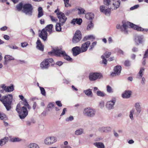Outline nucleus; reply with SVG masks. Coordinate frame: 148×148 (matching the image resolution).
Returning a JSON list of instances; mask_svg holds the SVG:
<instances>
[{
    "label": "nucleus",
    "mask_w": 148,
    "mask_h": 148,
    "mask_svg": "<svg viewBox=\"0 0 148 148\" xmlns=\"http://www.w3.org/2000/svg\"><path fill=\"white\" fill-rule=\"evenodd\" d=\"M123 28L119 24H117L116 25V28L118 29H121V31L125 33H127L128 31V28L130 26L134 29L138 31H143V32H148V29L143 28L134 25L129 22H126L123 23Z\"/></svg>",
    "instance_id": "obj_1"
},
{
    "label": "nucleus",
    "mask_w": 148,
    "mask_h": 148,
    "mask_svg": "<svg viewBox=\"0 0 148 148\" xmlns=\"http://www.w3.org/2000/svg\"><path fill=\"white\" fill-rule=\"evenodd\" d=\"M23 104L24 106L21 108L20 104H18L16 108V110L19 113V116L21 119H24L27 116L28 114V110H29L31 108L27 101L23 102Z\"/></svg>",
    "instance_id": "obj_2"
},
{
    "label": "nucleus",
    "mask_w": 148,
    "mask_h": 148,
    "mask_svg": "<svg viewBox=\"0 0 148 148\" xmlns=\"http://www.w3.org/2000/svg\"><path fill=\"white\" fill-rule=\"evenodd\" d=\"M48 54L51 56L55 55L58 56L62 57L64 59L69 61H72V58L67 54L64 51L61 49H54L52 51L49 52Z\"/></svg>",
    "instance_id": "obj_3"
},
{
    "label": "nucleus",
    "mask_w": 148,
    "mask_h": 148,
    "mask_svg": "<svg viewBox=\"0 0 148 148\" xmlns=\"http://www.w3.org/2000/svg\"><path fill=\"white\" fill-rule=\"evenodd\" d=\"M12 96L9 94L3 96L0 99V101L2 103L7 111L10 110L11 108V105L12 101Z\"/></svg>",
    "instance_id": "obj_4"
},
{
    "label": "nucleus",
    "mask_w": 148,
    "mask_h": 148,
    "mask_svg": "<svg viewBox=\"0 0 148 148\" xmlns=\"http://www.w3.org/2000/svg\"><path fill=\"white\" fill-rule=\"evenodd\" d=\"M104 3L112 10L116 9L119 7L120 1L119 0H104Z\"/></svg>",
    "instance_id": "obj_5"
},
{
    "label": "nucleus",
    "mask_w": 148,
    "mask_h": 148,
    "mask_svg": "<svg viewBox=\"0 0 148 148\" xmlns=\"http://www.w3.org/2000/svg\"><path fill=\"white\" fill-rule=\"evenodd\" d=\"M53 25L49 24L47 25L44 29H42L41 33L39 34V36L42 38L44 41H45L47 39V32L51 33L52 32V28Z\"/></svg>",
    "instance_id": "obj_6"
},
{
    "label": "nucleus",
    "mask_w": 148,
    "mask_h": 148,
    "mask_svg": "<svg viewBox=\"0 0 148 148\" xmlns=\"http://www.w3.org/2000/svg\"><path fill=\"white\" fill-rule=\"evenodd\" d=\"M95 110L90 107L84 108L83 111V114L85 116L89 117H94L96 114Z\"/></svg>",
    "instance_id": "obj_7"
},
{
    "label": "nucleus",
    "mask_w": 148,
    "mask_h": 148,
    "mask_svg": "<svg viewBox=\"0 0 148 148\" xmlns=\"http://www.w3.org/2000/svg\"><path fill=\"white\" fill-rule=\"evenodd\" d=\"M33 7L30 4H25L23 6L22 11L26 15L31 16L32 15Z\"/></svg>",
    "instance_id": "obj_8"
},
{
    "label": "nucleus",
    "mask_w": 148,
    "mask_h": 148,
    "mask_svg": "<svg viewBox=\"0 0 148 148\" xmlns=\"http://www.w3.org/2000/svg\"><path fill=\"white\" fill-rule=\"evenodd\" d=\"M89 80L91 81H96L97 79L102 78V74L98 73H92L89 74L88 76Z\"/></svg>",
    "instance_id": "obj_9"
},
{
    "label": "nucleus",
    "mask_w": 148,
    "mask_h": 148,
    "mask_svg": "<svg viewBox=\"0 0 148 148\" xmlns=\"http://www.w3.org/2000/svg\"><path fill=\"white\" fill-rule=\"evenodd\" d=\"M134 41L135 44L138 45L140 44H143L145 41V38L142 35H137L135 36Z\"/></svg>",
    "instance_id": "obj_10"
},
{
    "label": "nucleus",
    "mask_w": 148,
    "mask_h": 148,
    "mask_svg": "<svg viewBox=\"0 0 148 148\" xmlns=\"http://www.w3.org/2000/svg\"><path fill=\"white\" fill-rule=\"evenodd\" d=\"M58 18L59 19V23L63 25L65 23L67 19V18L65 16L64 14L62 12L58 11L56 14Z\"/></svg>",
    "instance_id": "obj_11"
},
{
    "label": "nucleus",
    "mask_w": 148,
    "mask_h": 148,
    "mask_svg": "<svg viewBox=\"0 0 148 148\" xmlns=\"http://www.w3.org/2000/svg\"><path fill=\"white\" fill-rule=\"evenodd\" d=\"M57 140V138L55 136H48L45 138L44 143L45 145H50L56 143Z\"/></svg>",
    "instance_id": "obj_12"
},
{
    "label": "nucleus",
    "mask_w": 148,
    "mask_h": 148,
    "mask_svg": "<svg viewBox=\"0 0 148 148\" xmlns=\"http://www.w3.org/2000/svg\"><path fill=\"white\" fill-rule=\"evenodd\" d=\"M116 102V98H112L111 100L108 101L106 102L105 105L106 108L108 110L113 109Z\"/></svg>",
    "instance_id": "obj_13"
},
{
    "label": "nucleus",
    "mask_w": 148,
    "mask_h": 148,
    "mask_svg": "<svg viewBox=\"0 0 148 148\" xmlns=\"http://www.w3.org/2000/svg\"><path fill=\"white\" fill-rule=\"evenodd\" d=\"M82 38V34L80 31L79 30L77 31L73 37L72 42L74 43H76L79 42Z\"/></svg>",
    "instance_id": "obj_14"
},
{
    "label": "nucleus",
    "mask_w": 148,
    "mask_h": 148,
    "mask_svg": "<svg viewBox=\"0 0 148 148\" xmlns=\"http://www.w3.org/2000/svg\"><path fill=\"white\" fill-rule=\"evenodd\" d=\"M145 68L144 67H141L140 70L137 75V78L138 79H141V83L144 84H145V79L144 77H143V73L145 70Z\"/></svg>",
    "instance_id": "obj_15"
},
{
    "label": "nucleus",
    "mask_w": 148,
    "mask_h": 148,
    "mask_svg": "<svg viewBox=\"0 0 148 148\" xmlns=\"http://www.w3.org/2000/svg\"><path fill=\"white\" fill-rule=\"evenodd\" d=\"M90 44V42L89 41H87L83 43L80 47L81 51L82 53L86 51L87 50Z\"/></svg>",
    "instance_id": "obj_16"
},
{
    "label": "nucleus",
    "mask_w": 148,
    "mask_h": 148,
    "mask_svg": "<svg viewBox=\"0 0 148 148\" xmlns=\"http://www.w3.org/2000/svg\"><path fill=\"white\" fill-rule=\"evenodd\" d=\"M121 67L120 66H116L114 69V72L112 73L111 75L112 76H114L119 75L121 73Z\"/></svg>",
    "instance_id": "obj_17"
},
{
    "label": "nucleus",
    "mask_w": 148,
    "mask_h": 148,
    "mask_svg": "<svg viewBox=\"0 0 148 148\" xmlns=\"http://www.w3.org/2000/svg\"><path fill=\"white\" fill-rule=\"evenodd\" d=\"M110 8L106 9L105 6L104 5H101L100 7V10L101 12H103L106 15H109L110 12Z\"/></svg>",
    "instance_id": "obj_18"
},
{
    "label": "nucleus",
    "mask_w": 148,
    "mask_h": 148,
    "mask_svg": "<svg viewBox=\"0 0 148 148\" xmlns=\"http://www.w3.org/2000/svg\"><path fill=\"white\" fill-rule=\"evenodd\" d=\"M140 113H138L137 111L134 109H132L130 112L129 116L132 121L134 120V115L137 116Z\"/></svg>",
    "instance_id": "obj_19"
},
{
    "label": "nucleus",
    "mask_w": 148,
    "mask_h": 148,
    "mask_svg": "<svg viewBox=\"0 0 148 148\" xmlns=\"http://www.w3.org/2000/svg\"><path fill=\"white\" fill-rule=\"evenodd\" d=\"M72 51L73 55L75 56H76L80 53H82L80 51V47L78 46H76L73 48L72 49Z\"/></svg>",
    "instance_id": "obj_20"
},
{
    "label": "nucleus",
    "mask_w": 148,
    "mask_h": 148,
    "mask_svg": "<svg viewBox=\"0 0 148 148\" xmlns=\"http://www.w3.org/2000/svg\"><path fill=\"white\" fill-rule=\"evenodd\" d=\"M47 61L45 59L40 63V67L42 69H47L49 68V65L48 63V61Z\"/></svg>",
    "instance_id": "obj_21"
},
{
    "label": "nucleus",
    "mask_w": 148,
    "mask_h": 148,
    "mask_svg": "<svg viewBox=\"0 0 148 148\" xmlns=\"http://www.w3.org/2000/svg\"><path fill=\"white\" fill-rule=\"evenodd\" d=\"M132 92L130 90H125L122 94V97L123 98L128 99L130 97Z\"/></svg>",
    "instance_id": "obj_22"
},
{
    "label": "nucleus",
    "mask_w": 148,
    "mask_h": 148,
    "mask_svg": "<svg viewBox=\"0 0 148 148\" xmlns=\"http://www.w3.org/2000/svg\"><path fill=\"white\" fill-rule=\"evenodd\" d=\"M4 59L5 61L3 62V64L4 65H6L7 64V62L9 61L14 60L13 57L9 55H6L4 57Z\"/></svg>",
    "instance_id": "obj_23"
},
{
    "label": "nucleus",
    "mask_w": 148,
    "mask_h": 148,
    "mask_svg": "<svg viewBox=\"0 0 148 148\" xmlns=\"http://www.w3.org/2000/svg\"><path fill=\"white\" fill-rule=\"evenodd\" d=\"M111 130V128L110 127H102L99 128V130L101 132L107 133L110 131Z\"/></svg>",
    "instance_id": "obj_24"
},
{
    "label": "nucleus",
    "mask_w": 148,
    "mask_h": 148,
    "mask_svg": "<svg viewBox=\"0 0 148 148\" xmlns=\"http://www.w3.org/2000/svg\"><path fill=\"white\" fill-rule=\"evenodd\" d=\"M36 44L37 45V48L41 51H43L44 50V47L41 43L40 40L39 39H38L36 42Z\"/></svg>",
    "instance_id": "obj_25"
},
{
    "label": "nucleus",
    "mask_w": 148,
    "mask_h": 148,
    "mask_svg": "<svg viewBox=\"0 0 148 148\" xmlns=\"http://www.w3.org/2000/svg\"><path fill=\"white\" fill-rule=\"evenodd\" d=\"M134 106L135 108V109L138 113H140L141 111V108L139 102H136L135 103Z\"/></svg>",
    "instance_id": "obj_26"
},
{
    "label": "nucleus",
    "mask_w": 148,
    "mask_h": 148,
    "mask_svg": "<svg viewBox=\"0 0 148 148\" xmlns=\"http://www.w3.org/2000/svg\"><path fill=\"white\" fill-rule=\"evenodd\" d=\"M8 138L7 137H5L1 139L0 140V145L2 146L4 145L8 140Z\"/></svg>",
    "instance_id": "obj_27"
},
{
    "label": "nucleus",
    "mask_w": 148,
    "mask_h": 148,
    "mask_svg": "<svg viewBox=\"0 0 148 148\" xmlns=\"http://www.w3.org/2000/svg\"><path fill=\"white\" fill-rule=\"evenodd\" d=\"M94 145L97 148H105L103 143L101 142H95L93 143Z\"/></svg>",
    "instance_id": "obj_28"
},
{
    "label": "nucleus",
    "mask_w": 148,
    "mask_h": 148,
    "mask_svg": "<svg viewBox=\"0 0 148 148\" xmlns=\"http://www.w3.org/2000/svg\"><path fill=\"white\" fill-rule=\"evenodd\" d=\"M95 39V37L93 35L86 36L84 37L83 40L86 41L89 40H93Z\"/></svg>",
    "instance_id": "obj_29"
},
{
    "label": "nucleus",
    "mask_w": 148,
    "mask_h": 148,
    "mask_svg": "<svg viewBox=\"0 0 148 148\" xmlns=\"http://www.w3.org/2000/svg\"><path fill=\"white\" fill-rule=\"evenodd\" d=\"M94 14L92 13H88L85 15V17L87 19H92L94 17Z\"/></svg>",
    "instance_id": "obj_30"
},
{
    "label": "nucleus",
    "mask_w": 148,
    "mask_h": 148,
    "mask_svg": "<svg viewBox=\"0 0 148 148\" xmlns=\"http://www.w3.org/2000/svg\"><path fill=\"white\" fill-rule=\"evenodd\" d=\"M28 148H40L39 145L34 143H31L27 146Z\"/></svg>",
    "instance_id": "obj_31"
},
{
    "label": "nucleus",
    "mask_w": 148,
    "mask_h": 148,
    "mask_svg": "<svg viewBox=\"0 0 148 148\" xmlns=\"http://www.w3.org/2000/svg\"><path fill=\"white\" fill-rule=\"evenodd\" d=\"M83 92L88 96H90L92 94V90L90 89L84 90Z\"/></svg>",
    "instance_id": "obj_32"
},
{
    "label": "nucleus",
    "mask_w": 148,
    "mask_h": 148,
    "mask_svg": "<svg viewBox=\"0 0 148 148\" xmlns=\"http://www.w3.org/2000/svg\"><path fill=\"white\" fill-rule=\"evenodd\" d=\"M83 130L82 128L77 129L75 132V134L76 135H80L83 133Z\"/></svg>",
    "instance_id": "obj_33"
},
{
    "label": "nucleus",
    "mask_w": 148,
    "mask_h": 148,
    "mask_svg": "<svg viewBox=\"0 0 148 148\" xmlns=\"http://www.w3.org/2000/svg\"><path fill=\"white\" fill-rule=\"evenodd\" d=\"M10 141L12 142H19L22 141V139L18 137H13L11 138Z\"/></svg>",
    "instance_id": "obj_34"
},
{
    "label": "nucleus",
    "mask_w": 148,
    "mask_h": 148,
    "mask_svg": "<svg viewBox=\"0 0 148 148\" xmlns=\"http://www.w3.org/2000/svg\"><path fill=\"white\" fill-rule=\"evenodd\" d=\"M38 17L39 18L42 16L43 15L42 9L41 7H39L38 8Z\"/></svg>",
    "instance_id": "obj_35"
},
{
    "label": "nucleus",
    "mask_w": 148,
    "mask_h": 148,
    "mask_svg": "<svg viewBox=\"0 0 148 148\" xmlns=\"http://www.w3.org/2000/svg\"><path fill=\"white\" fill-rule=\"evenodd\" d=\"M61 24L59 23H56V29L57 32H60L61 31L62 28L61 27Z\"/></svg>",
    "instance_id": "obj_36"
},
{
    "label": "nucleus",
    "mask_w": 148,
    "mask_h": 148,
    "mask_svg": "<svg viewBox=\"0 0 148 148\" xmlns=\"http://www.w3.org/2000/svg\"><path fill=\"white\" fill-rule=\"evenodd\" d=\"M14 90V86L12 85L10 86H5V92H10Z\"/></svg>",
    "instance_id": "obj_37"
},
{
    "label": "nucleus",
    "mask_w": 148,
    "mask_h": 148,
    "mask_svg": "<svg viewBox=\"0 0 148 148\" xmlns=\"http://www.w3.org/2000/svg\"><path fill=\"white\" fill-rule=\"evenodd\" d=\"M23 5L22 3H20L19 4H18L16 7V10L18 11H20L22 10V8H23Z\"/></svg>",
    "instance_id": "obj_38"
},
{
    "label": "nucleus",
    "mask_w": 148,
    "mask_h": 148,
    "mask_svg": "<svg viewBox=\"0 0 148 148\" xmlns=\"http://www.w3.org/2000/svg\"><path fill=\"white\" fill-rule=\"evenodd\" d=\"M96 94L97 96L101 97H103L106 95V94L104 92L100 90L97 91Z\"/></svg>",
    "instance_id": "obj_39"
},
{
    "label": "nucleus",
    "mask_w": 148,
    "mask_h": 148,
    "mask_svg": "<svg viewBox=\"0 0 148 148\" xmlns=\"http://www.w3.org/2000/svg\"><path fill=\"white\" fill-rule=\"evenodd\" d=\"M78 12V14H85V10L82 8H79L77 9Z\"/></svg>",
    "instance_id": "obj_40"
},
{
    "label": "nucleus",
    "mask_w": 148,
    "mask_h": 148,
    "mask_svg": "<svg viewBox=\"0 0 148 148\" xmlns=\"http://www.w3.org/2000/svg\"><path fill=\"white\" fill-rule=\"evenodd\" d=\"M54 103L53 102H50L49 103L47 106L48 111H49L52 109V108L54 107Z\"/></svg>",
    "instance_id": "obj_41"
},
{
    "label": "nucleus",
    "mask_w": 148,
    "mask_h": 148,
    "mask_svg": "<svg viewBox=\"0 0 148 148\" xmlns=\"http://www.w3.org/2000/svg\"><path fill=\"white\" fill-rule=\"evenodd\" d=\"M10 49H18V47L14 44L9 45L7 46Z\"/></svg>",
    "instance_id": "obj_42"
},
{
    "label": "nucleus",
    "mask_w": 148,
    "mask_h": 148,
    "mask_svg": "<svg viewBox=\"0 0 148 148\" xmlns=\"http://www.w3.org/2000/svg\"><path fill=\"white\" fill-rule=\"evenodd\" d=\"M106 91L109 93H112L113 92V90L112 88L109 85H108L106 86Z\"/></svg>",
    "instance_id": "obj_43"
},
{
    "label": "nucleus",
    "mask_w": 148,
    "mask_h": 148,
    "mask_svg": "<svg viewBox=\"0 0 148 148\" xmlns=\"http://www.w3.org/2000/svg\"><path fill=\"white\" fill-rule=\"evenodd\" d=\"M97 43L96 41H94L93 42L92 44L90 46V47L89 49V50L90 51H92L95 47Z\"/></svg>",
    "instance_id": "obj_44"
},
{
    "label": "nucleus",
    "mask_w": 148,
    "mask_h": 148,
    "mask_svg": "<svg viewBox=\"0 0 148 148\" xmlns=\"http://www.w3.org/2000/svg\"><path fill=\"white\" fill-rule=\"evenodd\" d=\"M1 87L2 89L0 90V92L1 93H4L5 92V86L4 84H3L1 86Z\"/></svg>",
    "instance_id": "obj_45"
},
{
    "label": "nucleus",
    "mask_w": 148,
    "mask_h": 148,
    "mask_svg": "<svg viewBox=\"0 0 148 148\" xmlns=\"http://www.w3.org/2000/svg\"><path fill=\"white\" fill-rule=\"evenodd\" d=\"M64 2L65 6L66 7H71V5L69 3V0H63Z\"/></svg>",
    "instance_id": "obj_46"
},
{
    "label": "nucleus",
    "mask_w": 148,
    "mask_h": 148,
    "mask_svg": "<svg viewBox=\"0 0 148 148\" xmlns=\"http://www.w3.org/2000/svg\"><path fill=\"white\" fill-rule=\"evenodd\" d=\"M39 88L40 89V90L41 91V94L43 95V96H45L46 95V92L45 90V89L44 88L42 87H41L40 86H39Z\"/></svg>",
    "instance_id": "obj_47"
},
{
    "label": "nucleus",
    "mask_w": 148,
    "mask_h": 148,
    "mask_svg": "<svg viewBox=\"0 0 148 148\" xmlns=\"http://www.w3.org/2000/svg\"><path fill=\"white\" fill-rule=\"evenodd\" d=\"M116 52H118L120 54L123 55L124 54V52L121 49L119 48H117L115 49Z\"/></svg>",
    "instance_id": "obj_48"
},
{
    "label": "nucleus",
    "mask_w": 148,
    "mask_h": 148,
    "mask_svg": "<svg viewBox=\"0 0 148 148\" xmlns=\"http://www.w3.org/2000/svg\"><path fill=\"white\" fill-rule=\"evenodd\" d=\"M105 103L103 101H101L99 102V107L101 108H103L104 107Z\"/></svg>",
    "instance_id": "obj_49"
},
{
    "label": "nucleus",
    "mask_w": 148,
    "mask_h": 148,
    "mask_svg": "<svg viewBox=\"0 0 148 148\" xmlns=\"http://www.w3.org/2000/svg\"><path fill=\"white\" fill-rule=\"evenodd\" d=\"M111 54V53L110 52H106L104 54L103 56H104L106 58H109Z\"/></svg>",
    "instance_id": "obj_50"
},
{
    "label": "nucleus",
    "mask_w": 148,
    "mask_h": 148,
    "mask_svg": "<svg viewBox=\"0 0 148 148\" xmlns=\"http://www.w3.org/2000/svg\"><path fill=\"white\" fill-rule=\"evenodd\" d=\"M74 119L73 117V116H71L68 117L65 120L67 122L71 121Z\"/></svg>",
    "instance_id": "obj_51"
},
{
    "label": "nucleus",
    "mask_w": 148,
    "mask_h": 148,
    "mask_svg": "<svg viewBox=\"0 0 148 148\" xmlns=\"http://www.w3.org/2000/svg\"><path fill=\"white\" fill-rule=\"evenodd\" d=\"M21 47L22 48H24L28 45V44L27 42H23L21 43Z\"/></svg>",
    "instance_id": "obj_52"
},
{
    "label": "nucleus",
    "mask_w": 148,
    "mask_h": 148,
    "mask_svg": "<svg viewBox=\"0 0 148 148\" xmlns=\"http://www.w3.org/2000/svg\"><path fill=\"white\" fill-rule=\"evenodd\" d=\"M93 27V24L92 23V22L91 21L90 23L88 25L87 27V29L88 30H90L91 28H92Z\"/></svg>",
    "instance_id": "obj_53"
},
{
    "label": "nucleus",
    "mask_w": 148,
    "mask_h": 148,
    "mask_svg": "<svg viewBox=\"0 0 148 148\" xmlns=\"http://www.w3.org/2000/svg\"><path fill=\"white\" fill-rule=\"evenodd\" d=\"M124 65L125 66H130L131 65V63L129 60H126L124 63Z\"/></svg>",
    "instance_id": "obj_54"
},
{
    "label": "nucleus",
    "mask_w": 148,
    "mask_h": 148,
    "mask_svg": "<svg viewBox=\"0 0 148 148\" xmlns=\"http://www.w3.org/2000/svg\"><path fill=\"white\" fill-rule=\"evenodd\" d=\"M6 115L3 113H1L0 112V119L3 120L6 118Z\"/></svg>",
    "instance_id": "obj_55"
},
{
    "label": "nucleus",
    "mask_w": 148,
    "mask_h": 148,
    "mask_svg": "<svg viewBox=\"0 0 148 148\" xmlns=\"http://www.w3.org/2000/svg\"><path fill=\"white\" fill-rule=\"evenodd\" d=\"M101 58L103 59L102 63L106 65L107 63V60L105 58V57H104V56H102Z\"/></svg>",
    "instance_id": "obj_56"
},
{
    "label": "nucleus",
    "mask_w": 148,
    "mask_h": 148,
    "mask_svg": "<svg viewBox=\"0 0 148 148\" xmlns=\"http://www.w3.org/2000/svg\"><path fill=\"white\" fill-rule=\"evenodd\" d=\"M50 17L51 21L53 22H56L58 21V19L54 16H50Z\"/></svg>",
    "instance_id": "obj_57"
},
{
    "label": "nucleus",
    "mask_w": 148,
    "mask_h": 148,
    "mask_svg": "<svg viewBox=\"0 0 148 148\" xmlns=\"http://www.w3.org/2000/svg\"><path fill=\"white\" fill-rule=\"evenodd\" d=\"M76 23L79 25H80L82 22V20L81 18H76Z\"/></svg>",
    "instance_id": "obj_58"
},
{
    "label": "nucleus",
    "mask_w": 148,
    "mask_h": 148,
    "mask_svg": "<svg viewBox=\"0 0 148 148\" xmlns=\"http://www.w3.org/2000/svg\"><path fill=\"white\" fill-rule=\"evenodd\" d=\"M139 7V5H134V6L131 7L130 8V10H133L134 9H136L138 8Z\"/></svg>",
    "instance_id": "obj_59"
},
{
    "label": "nucleus",
    "mask_w": 148,
    "mask_h": 148,
    "mask_svg": "<svg viewBox=\"0 0 148 148\" xmlns=\"http://www.w3.org/2000/svg\"><path fill=\"white\" fill-rule=\"evenodd\" d=\"M56 105L59 107H61L62 106V104L60 101H57L56 102Z\"/></svg>",
    "instance_id": "obj_60"
},
{
    "label": "nucleus",
    "mask_w": 148,
    "mask_h": 148,
    "mask_svg": "<svg viewBox=\"0 0 148 148\" xmlns=\"http://www.w3.org/2000/svg\"><path fill=\"white\" fill-rule=\"evenodd\" d=\"M148 58V49L145 51L144 55L143 58Z\"/></svg>",
    "instance_id": "obj_61"
},
{
    "label": "nucleus",
    "mask_w": 148,
    "mask_h": 148,
    "mask_svg": "<svg viewBox=\"0 0 148 148\" xmlns=\"http://www.w3.org/2000/svg\"><path fill=\"white\" fill-rule=\"evenodd\" d=\"M46 60L48 61V63L49 64V63H51L53 61V60L52 58H48L46 59Z\"/></svg>",
    "instance_id": "obj_62"
},
{
    "label": "nucleus",
    "mask_w": 148,
    "mask_h": 148,
    "mask_svg": "<svg viewBox=\"0 0 148 148\" xmlns=\"http://www.w3.org/2000/svg\"><path fill=\"white\" fill-rule=\"evenodd\" d=\"M63 64V62L61 61H58L56 62V64L60 66H61Z\"/></svg>",
    "instance_id": "obj_63"
},
{
    "label": "nucleus",
    "mask_w": 148,
    "mask_h": 148,
    "mask_svg": "<svg viewBox=\"0 0 148 148\" xmlns=\"http://www.w3.org/2000/svg\"><path fill=\"white\" fill-rule=\"evenodd\" d=\"M66 110V108H64L63 109V110L61 114L60 115V116H62L64 115L65 113V112Z\"/></svg>",
    "instance_id": "obj_64"
}]
</instances>
